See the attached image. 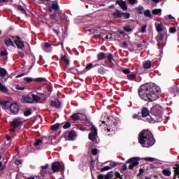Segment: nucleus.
<instances>
[{"label": "nucleus", "instance_id": "1", "mask_svg": "<svg viewBox=\"0 0 179 179\" xmlns=\"http://www.w3.org/2000/svg\"><path fill=\"white\" fill-rule=\"evenodd\" d=\"M162 91L160 87L153 83H145L142 85L138 89V96L144 101L152 103L160 97Z\"/></svg>", "mask_w": 179, "mask_h": 179}, {"label": "nucleus", "instance_id": "2", "mask_svg": "<svg viewBox=\"0 0 179 179\" xmlns=\"http://www.w3.org/2000/svg\"><path fill=\"white\" fill-rule=\"evenodd\" d=\"M138 140L140 145H142L143 148H152L156 143V139L153 137L152 131L147 129L139 133Z\"/></svg>", "mask_w": 179, "mask_h": 179}, {"label": "nucleus", "instance_id": "3", "mask_svg": "<svg viewBox=\"0 0 179 179\" xmlns=\"http://www.w3.org/2000/svg\"><path fill=\"white\" fill-rule=\"evenodd\" d=\"M50 7L55 10L52 14L50 15V20H55L58 24H61L62 22H68L66 19V15L65 13H62L59 9V6L58 3H53Z\"/></svg>", "mask_w": 179, "mask_h": 179}, {"label": "nucleus", "instance_id": "4", "mask_svg": "<svg viewBox=\"0 0 179 179\" xmlns=\"http://www.w3.org/2000/svg\"><path fill=\"white\" fill-rule=\"evenodd\" d=\"M23 125V120L21 117H16L11 122V129L10 131L11 132H15L16 129H20Z\"/></svg>", "mask_w": 179, "mask_h": 179}, {"label": "nucleus", "instance_id": "5", "mask_svg": "<svg viewBox=\"0 0 179 179\" xmlns=\"http://www.w3.org/2000/svg\"><path fill=\"white\" fill-rule=\"evenodd\" d=\"M141 160V157H134L129 159L126 162V164H129V170H134V167H136L138 164H139V162Z\"/></svg>", "mask_w": 179, "mask_h": 179}, {"label": "nucleus", "instance_id": "6", "mask_svg": "<svg viewBox=\"0 0 179 179\" xmlns=\"http://www.w3.org/2000/svg\"><path fill=\"white\" fill-rule=\"evenodd\" d=\"M71 120L73 121H79L80 120L81 121H83V120H86L87 117L86 115L81 113H73L72 115L71 116Z\"/></svg>", "mask_w": 179, "mask_h": 179}, {"label": "nucleus", "instance_id": "7", "mask_svg": "<svg viewBox=\"0 0 179 179\" xmlns=\"http://www.w3.org/2000/svg\"><path fill=\"white\" fill-rule=\"evenodd\" d=\"M31 96L32 97V103H38L40 100H41V97L44 96V93L38 92L37 94L34 93V92H31Z\"/></svg>", "mask_w": 179, "mask_h": 179}, {"label": "nucleus", "instance_id": "8", "mask_svg": "<svg viewBox=\"0 0 179 179\" xmlns=\"http://www.w3.org/2000/svg\"><path fill=\"white\" fill-rule=\"evenodd\" d=\"M91 131L88 135V138L90 141H96V136H97V128H96V126L92 125Z\"/></svg>", "mask_w": 179, "mask_h": 179}, {"label": "nucleus", "instance_id": "9", "mask_svg": "<svg viewBox=\"0 0 179 179\" xmlns=\"http://www.w3.org/2000/svg\"><path fill=\"white\" fill-rule=\"evenodd\" d=\"M21 101L26 104H33V98L31 97V93L30 94L24 95L22 96Z\"/></svg>", "mask_w": 179, "mask_h": 179}, {"label": "nucleus", "instance_id": "10", "mask_svg": "<svg viewBox=\"0 0 179 179\" xmlns=\"http://www.w3.org/2000/svg\"><path fill=\"white\" fill-rule=\"evenodd\" d=\"M10 104L9 101H0V106L3 110H10Z\"/></svg>", "mask_w": 179, "mask_h": 179}, {"label": "nucleus", "instance_id": "11", "mask_svg": "<svg viewBox=\"0 0 179 179\" xmlns=\"http://www.w3.org/2000/svg\"><path fill=\"white\" fill-rule=\"evenodd\" d=\"M19 106L16 103H11L10 105V111L12 114H17L19 113Z\"/></svg>", "mask_w": 179, "mask_h": 179}, {"label": "nucleus", "instance_id": "12", "mask_svg": "<svg viewBox=\"0 0 179 179\" xmlns=\"http://www.w3.org/2000/svg\"><path fill=\"white\" fill-rule=\"evenodd\" d=\"M116 5H119L122 10H128V6L127 5V1L117 0Z\"/></svg>", "mask_w": 179, "mask_h": 179}, {"label": "nucleus", "instance_id": "13", "mask_svg": "<svg viewBox=\"0 0 179 179\" xmlns=\"http://www.w3.org/2000/svg\"><path fill=\"white\" fill-rule=\"evenodd\" d=\"M52 170L53 173H58V171H60L61 164H59V162H54L52 164Z\"/></svg>", "mask_w": 179, "mask_h": 179}, {"label": "nucleus", "instance_id": "14", "mask_svg": "<svg viewBox=\"0 0 179 179\" xmlns=\"http://www.w3.org/2000/svg\"><path fill=\"white\" fill-rule=\"evenodd\" d=\"M50 106L51 107H55V108L59 109L61 108V101H59L58 99L52 101Z\"/></svg>", "mask_w": 179, "mask_h": 179}, {"label": "nucleus", "instance_id": "15", "mask_svg": "<svg viewBox=\"0 0 179 179\" xmlns=\"http://www.w3.org/2000/svg\"><path fill=\"white\" fill-rule=\"evenodd\" d=\"M113 15L114 19H121V17L122 16V12H121V10H116L113 13Z\"/></svg>", "mask_w": 179, "mask_h": 179}, {"label": "nucleus", "instance_id": "16", "mask_svg": "<svg viewBox=\"0 0 179 179\" xmlns=\"http://www.w3.org/2000/svg\"><path fill=\"white\" fill-rule=\"evenodd\" d=\"M149 109H148V108H143L140 114H141V117H143V118H146V117L149 115Z\"/></svg>", "mask_w": 179, "mask_h": 179}, {"label": "nucleus", "instance_id": "17", "mask_svg": "<svg viewBox=\"0 0 179 179\" xmlns=\"http://www.w3.org/2000/svg\"><path fill=\"white\" fill-rule=\"evenodd\" d=\"M144 69H150L152 68V62L150 60H147L143 62Z\"/></svg>", "mask_w": 179, "mask_h": 179}, {"label": "nucleus", "instance_id": "18", "mask_svg": "<svg viewBox=\"0 0 179 179\" xmlns=\"http://www.w3.org/2000/svg\"><path fill=\"white\" fill-rule=\"evenodd\" d=\"M67 138L69 141H74L75 138H76V132L74 131H70L67 136Z\"/></svg>", "mask_w": 179, "mask_h": 179}, {"label": "nucleus", "instance_id": "19", "mask_svg": "<svg viewBox=\"0 0 179 179\" xmlns=\"http://www.w3.org/2000/svg\"><path fill=\"white\" fill-rule=\"evenodd\" d=\"M14 43L20 50L24 48V43L23 41H14Z\"/></svg>", "mask_w": 179, "mask_h": 179}, {"label": "nucleus", "instance_id": "20", "mask_svg": "<svg viewBox=\"0 0 179 179\" xmlns=\"http://www.w3.org/2000/svg\"><path fill=\"white\" fill-rule=\"evenodd\" d=\"M4 43L7 47H14L15 44L13 43V41H12V39L7 38L5 39Z\"/></svg>", "mask_w": 179, "mask_h": 179}, {"label": "nucleus", "instance_id": "21", "mask_svg": "<svg viewBox=\"0 0 179 179\" xmlns=\"http://www.w3.org/2000/svg\"><path fill=\"white\" fill-rule=\"evenodd\" d=\"M135 10L138 13V15H142L144 13L145 8H143V6H138V7L135 8Z\"/></svg>", "mask_w": 179, "mask_h": 179}, {"label": "nucleus", "instance_id": "22", "mask_svg": "<svg viewBox=\"0 0 179 179\" xmlns=\"http://www.w3.org/2000/svg\"><path fill=\"white\" fill-rule=\"evenodd\" d=\"M156 30L158 33H161V31H164V27L163 26V24L160 23V24H156Z\"/></svg>", "mask_w": 179, "mask_h": 179}, {"label": "nucleus", "instance_id": "23", "mask_svg": "<svg viewBox=\"0 0 179 179\" xmlns=\"http://www.w3.org/2000/svg\"><path fill=\"white\" fill-rule=\"evenodd\" d=\"M92 68H96V64L92 63H89L87 64L85 69L83 70L84 72H87V71H90Z\"/></svg>", "mask_w": 179, "mask_h": 179}, {"label": "nucleus", "instance_id": "24", "mask_svg": "<svg viewBox=\"0 0 179 179\" xmlns=\"http://www.w3.org/2000/svg\"><path fill=\"white\" fill-rule=\"evenodd\" d=\"M106 53L105 52H99L98 55H97V60L98 61H103V59H106Z\"/></svg>", "mask_w": 179, "mask_h": 179}, {"label": "nucleus", "instance_id": "25", "mask_svg": "<svg viewBox=\"0 0 179 179\" xmlns=\"http://www.w3.org/2000/svg\"><path fill=\"white\" fill-rule=\"evenodd\" d=\"M8 87L2 85V83H0V92H1V93H8Z\"/></svg>", "mask_w": 179, "mask_h": 179}, {"label": "nucleus", "instance_id": "26", "mask_svg": "<svg viewBox=\"0 0 179 179\" xmlns=\"http://www.w3.org/2000/svg\"><path fill=\"white\" fill-rule=\"evenodd\" d=\"M164 38V34H163L162 33H159L156 37L157 42H162L163 41Z\"/></svg>", "mask_w": 179, "mask_h": 179}, {"label": "nucleus", "instance_id": "27", "mask_svg": "<svg viewBox=\"0 0 179 179\" xmlns=\"http://www.w3.org/2000/svg\"><path fill=\"white\" fill-rule=\"evenodd\" d=\"M98 73L99 75H106V69L103 66L99 67Z\"/></svg>", "mask_w": 179, "mask_h": 179}, {"label": "nucleus", "instance_id": "28", "mask_svg": "<svg viewBox=\"0 0 179 179\" xmlns=\"http://www.w3.org/2000/svg\"><path fill=\"white\" fill-rule=\"evenodd\" d=\"M8 73V71H6V69L1 68L0 69V77L1 78H3L5 76H6Z\"/></svg>", "mask_w": 179, "mask_h": 179}, {"label": "nucleus", "instance_id": "29", "mask_svg": "<svg viewBox=\"0 0 179 179\" xmlns=\"http://www.w3.org/2000/svg\"><path fill=\"white\" fill-rule=\"evenodd\" d=\"M174 169H175V175L173 176V179L177 178L178 175L179 178V164H176V167L174 168Z\"/></svg>", "mask_w": 179, "mask_h": 179}, {"label": "nucleus", "instance_id": "30", "mask_svg": "<svg viewBox=\"0 0 179 179\" xmlns=\"http://www.w3.org/2000/svg\"><path fill=\"white\" fill-rule=\"evenodd\" d=\"M144 16L145 17H150V19H152V14L150 13V10L148 9L143 13Z\"/></svg>", "mask_w": 179, "mask_h": 179}, {"label": "nucleus", "instance_id": "31", "mask_svg": "<svg viewBox=\"0 0 179 179\" xmlns=\"http://www.w3.org/2000/svg\"><path fill=\"white\" fill-rule=\"evenodd\" d=\"M113 58H114V55H113V53L107 54V59H108L109 64H111L113 62Z\"/></svg>", "mask_w": 179, "mask_h": 179}, {"label": "nucleus", "instance_id": "32", "mask_svg": "<svg viewBox=\"0 0 179 179\" xmlns=\"http://www.w3.org/2000/svg\"><path fill=\"white\" fill-rule=\"evenodd\" d=\"M143 160L145 162H150V163H153V162L156 161V158L148 157L143 158Z\"/></svg>", "mask_w": 179, "mask_h": 179}, {"label": "nucleus", "instance_id": "33", "mask_svg": "<svg viewBox=\"0 0 179 179\" xmlns=\"http://www.w3.org/2000/svg\"><path fill=\"white\" fill-rule=\"evenodd\" d=\"M162 173L164 176H166V177H170V176H171V171H170V169H164L162 171Z\"/></svg>", "mask_w": 179, "mask_h": 179}, {"label": "nucleus", "instance_id": "34", "mask_svg": "<svg viewBox=\"0 0 179 179\" xmlns=\"http://www.w3.org/2000/svg\"><path fill=\"white\" fill-rule=\"evenodd\" d=\"M131 17V14L129 13H122L121 19H129Z\"/></svg>", "mask_w": 179, "mask_h": 179}, {"label": "nucleus", "instance_id": "35", "mask_svg": "<svg viewBox=\"0 0 179 179\" xmlns=\"http://www.w3.org/2000/svg\"><path fill=\"white\" fill-rule=\"evenodd\" d=\"M61 124L59 123H56L55 124H53L52 127H51V130L52 131H58V129H59V126Z\"/></svg>", "mask_w": 179, "mask_h": 179}, {"label": "nucleus", "instance_id": "36", "mask_svg": "<svg viewBox=\"0 0 179 179\" xmlns=\"http://www.w3.org/2000/svg\"><path fill=\"white\" fill-rule=\"evenodd\" d=\"M162 13V8H155L152 10V15H160Z\"/></svg>", "mask_w": 179, "mask_h": 179}, {"label": "nucleus", "instance_id": "37", "mask_svg": "<svg viewBox=\"0 0 179 179\" xmlns=\"http://www.w3.org/2000/svg\"><path fill=\"white\" fill-rule=\"evenodd\" d=\"M34 80L37 83H41L43 82H47V80L44 78H36Z\"/></svg>", "mask_w": 179, "mask_h": 179}, {"label": "nucleus", "instance_id": "38", "mask_svg": "<svg viewBox=\"0 0 179 179\" xmlns=\"http://www.w3.org/2000/svg\"><path fill=\"white\" fill-rule=\"evenodd\" d=\"M127 79L129 80H135V79H136V74H129L127 76Z\"/></svg>", "mask_w": 179, "mask_h": 179}, {"label": "nucleus", "instance_id": "39", "mask_svg": "<svg viewBox=\"0 0 179 179\" xmlns=\"http://www.w3.org/2000/svg\"><path fill=\"white\" fill-rule=\"evenodd\" d=\"M123 30H124V31H127V33H129L130 31H133L134 29H131V27L129 25H127L123 27Z\"/></svg>", "mask_w": 179, "mask_h": 179}, {"label": "nucleus", "instance_id": "40", "mask_svg": "<svg viewBox=\"0 0 179 179\" xmlns=\"http://www.w3.org/2000/svg\"><path fill=\"white\" fill-rule=\"evenodd\" d=\"M31 113H33L31 109H28L24 112V117H29V115H31Z\"/></svg>", "mask_w": 179, "mask_h": 179}, {"label": "nucleus", "instance_id": "41", "mask_svg": "<svg viewBox=\"0 0 179 179\" xmlns=\"http://www.w3.org/2000/svg\"><path fill=\"white\" fill-rule=\"evenodd\" d=\"M17 10H20V12H22V13H23V15H26V10L24 8H23V6H17Z\"/></svg>", "mask_w": 179, "mask_h": 179}, {"label": "nucleus", "instance_id": "42", "mask_svg": "<svg viewBox=\"0 0 179 179\" xmlns=\"http://www.w3.org/2000/svg\"><path fill=\"white\" fill-rule=\"evenodd\" d=\"M62 61H64V62H66V65H69V59H68L66 58V56L62 55Z\"/></svg>", "mask_w": 179, "mask_h": 179}, {"label": "nucleus", "instance_id": "43", "mask_svg": "<svg viewBox=\"0 0 179 179\" xmlns=\"http://www.w3.org/2000/svg\"><path fill=\"white\" fill-rule=\"evenodd\" d=\"M108 170H111V166H106L101 169V171H108Z\"/></svg>", "mask_w": 179, "mask_h": 179}, {"label": "nucleus", "instance_id": "44", "mask_svg": "<svg viewBox=\"0 0 179 179\" xmlns=\"http://www.w3.org/2000/svg\"><path fill=\"white\" fill-rule=\"evenodd\" d=\"M133 118H134V119L137 118V120H142V116H141V113L134 115Z\"/></svg>", "mask_w": 179, "mask_h": 179}, {"label": "nucleus", "instance_id": "45", "mask_svg": "<svg viewBox=\"0 0 179 179\" xmlns=\"http://www.w3.org/2000/svg\"><path fill=\"white\" fill-rule=\"evenodd\" d=\"M122 72H123V73L125 75H129V73H131V70L129 69H124L122 71Z\"/></svg>", "mask_w": 179, "mask_h": 179}, {"label": "nucleus", "instance_id": "46", "mask_svg": "<svg viewBox=\"0 0 179 179\" xmlns=\"http://www.w3.org/2000/svg\"><path fill=\"white\" fill-rule=\"evenodd\" d=\"M64 129H68V128H71V122H67L65 123V124L63 126Z\"/></svg>", "mask_w": 179, "mask_h": 179}, {"label": "nucleus", "instance_id": "47", "mask_svg": "<svg viewBox=\"0 0 179 179\" xmlns=\"http://www.w3.org/2000/svg\"><path fill=\"white\" fill-rule=\"evenodd\" d=\"M24 80L25 82H27V83H31V82L33 81V78H29V77H26V78H24Z\"/></svg>", "mask_w": 179, "mask_h": 179}, {"label": "nucleus", "instance_id": "48", "mask_svg": "<svg viewBox=\"0 0 179 179\" xmlns=\"http://www.w3.org/2000/svg\"><path fill=\"white\" fill-rule=\"evenodd\" d=\"M43 140L41 139H36L35 141V146H40V144L42 143Z\"/></svg>", "mask_w": 179, "mask_h": 179}, {"label": "nucleus", "instance_id": "49", "mask_svg": "<svg viewBox=\"0 0 179 179\" xmlns=\"http://www.w3.org/2000/svg\"><path fill=\"white\" fill-rule=\"evenodd\" d=\"M146 27H147L146 24L143 25L140 32L141 33H146Z\"/></svg>", "mask_w": 179, "mask_h": 179}, {"label": "nucleus", "instance_id": "50", "mask_svg": "<svg viewBox=\"0 0 179 179\" xmlns=\"http://www.w3.org/2000/svg\"><path fill=\"white\" fill-rule=\"evenodd\" d=\"M177 29L176 27H171L169 29V32L171 33V34H174V33H176Z\"/></svg>", "mask_w": 179, "mask_h": 179}, {"label": "nucleus", "instance_id": "51", "mask_svg": "<svg viewBox=\"0 0 179 179\" xmlns=\"http://www.w3.org/2000/svg\"><path fill=\"white\" fill-rule=\"evenodd\" d=\"M113 174L110 172H108L106 176L104 179H110L112 178Z\"/></svg>", "mask_w": 179, "mask_h": 179}, {"label": "nucleus", "instance_id": "52", "mask_svg": "<svg viewBox=\"0 0 179 179\" xmlns=\"http://www.w3.org/2000/svg\"><path fill=\"white\" fill-rule=\"evenodd\" d=\"M1 57H6L8 56V51L6 50L1 52Z\"/></svg>", "mask_w": 179, "mask_h": 179}, {"label": "nucleus", "instance_id": "53", "mask_svg": "<svg viewBox=\"0 0 179 179\" xmlns=\"http://www.w3.org/2000/svg\"><path fill=\"white\" fill-rule=\"evenodd\" d=\"M128 1L130 5H135V3H138V0H128Z\"/></svg>", "mask_w": 179, "mask_h": 179}, {"label": "nucleus", "instance_id": "54", "mask_svg": "<svg viewBox=\"0 0 179 179\" xmlns=\"http://www.w3.org/2000/svg\"><path fill=\"white\" fill-rule=\"evenodd\" d=\"M98 153V150L96 148H94L92 150V155H93V156H96Z\"/></svg>", "mask_w": 179, "mask_h": 179}, {"label": "nucleus", "instance_id": "55", "mask_svg": "<svg viewBox=\"0 0 179 179\" xmlns=\"http://www.w3.org/2000/svg\"><path fill=\"white\" fill-rule=\"evenodd\" d=\"M6 169V166L2 164V162L0 161V171H3Z\"/></svg>", "mask_w": 179, "mask_h": 179}, {"label": "nucleus", "instance_id": "56", "mask_svg": "<svg viewBox=\"0 0 179 179\" xmlns=\"http://www.w3.org/2000/svg\"><path fill=\"white\" fill-rule=\"evenodd\" d=\"M110 166L112 168L117 167V166H118V163H117V162H110Z\"/></svg>", "mask_w": 179, "mask_h": 179}, {"label": "nucleus", "instance_id": "57", "mask_svg": "<svg viewBox=\"0 0 179 179\" xmlns=\"http://www.w3.org/2000/svg\"><path fill=\"white\" fill-rule=\"evenodd\" d=\"M40 174L42 177H45V174H47V172L44 170H41Z\"/></svg>", "mask_w": 179, "mask_h": 179}, {"label": "nucleus", "instance_id": "58", "mask_svg": "<svg viewBox=\"0 0 179 179\" xmlns=\"http://www.w3.org/2000/svg\"><path fill=\"white\" fill-rule=\"evenodd\" d=\"M115 176L116 178H121L122 177V176H121L120 172H115Z\"/></svg>", "mask_w": 179, "mask_h": 179}, {"label": "nucleus", "instance_id": "59", "mask_svg": "<svg viewBox=\"0 0 179 179\" xmlns=\"http://www.w3.org/2000/svg\"><path fill=\"white\" fill-rule=\"evenodd\" d=\"M16 89H17V90H24V89H26V87H20V85H17Z\"/></svg>", "mask_w": 179, "mask_h": 179}, {"label": "nucleus", "instance_id": "60", "mask_svg": "<svg viewBox=\"0 0 179 179\" xmlns=\"http://www.w3.org/2000/svg\"><path fill=\"white\" fill-rule=\"evenodd\" d=\"M127 169H128V167L127 166V164H124L122 166V171H125Z\"/></svg>", "mask_w": 179, "mask_h": 179}, {"label": "nucleus", "instance_id": "61", "mask_svg": "<svg viewBox=\"0 0 179 179\" xmlns=\"http://www.w3.org/2000/svg\"><path fill=\"white\" fill-rule=\"evenodd\" d=\"M6 139L7 142H12V138H10V136H6Z\"/></svg>", "mask_w": 179, "mask_h": 179}, {"label": "nucleus", "instance_id": "62", "mask_svg": "<svg viewBox=\"0 0 179 179\" xmlns=\"http://www.w3.org/2000/svg\"><path fill=\"white\" fill-rule=\"evenodd\" d=\"M44 47L45 48H50L51 47V44L49 43H45Z\"/></svg>", "mask_w": 179, "mask_h": 179}, {"label": "nucleus", "instance_id": "63", "mask_svg": "<svg viewBox=\"0 0 179 179\" xmlns=\"http://www.w3.org/2000/svg\"><path fill=\"white\" fill-rule=\"evenodd\" d=\"M10 143H12V141H10V142L5 141V145L6 146V148H10Z\"/></svg>", "mask_w": 179, "mask_h": 179}, {"label": "nucleus", "instance_id": "64", "mask_svg": "<svg viewBox=\"0 0 179 179\" xmlns=\"http://www.w3.org/2000/svg\"><path fill=\"white\" fill-rule=\"evenodd\" d=\"M101 34H96L94 36V38H101Z\"/></svg>", "mask_w": 179, "mask_h": 179}]
</instances>
